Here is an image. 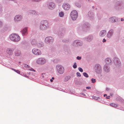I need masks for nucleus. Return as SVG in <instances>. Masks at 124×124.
Instances as JSON below:
<instances>
[{"instance_id": "nucleus-1", "label": "nucleus", "mask_w": 124, "mask_h": 124, "mask_svg": "<svg viewBox=\"0 0 124 124\" xmlns=\"http://www.w3.org/2000/svg\"><path fill=\"white\" fill-rule=\"evenodd\" d=\"M9 37L11 40L15 42H18L20 39L19 36L16 34H12L9 36Z\"/></svg>"}, {"instance_id": "nucleus-2", "label": "nucleus", "mask_w": 124, "mask_h": 124, "mask_svg": "<svg viewBox=\"0 0 124 124\" xmlns=\"http://www.w3.org/2000/svg\"><path fill=\"white\" fill-rule=\"evenodd\" d=\"M70 16L73 20H75L78 17V13L77 11L76 10L72 11L70 14Z\"/></svg>"}, {"instance_id": "nucleus-3", "label": "nucleus", "mask_w": 124, "mask_h": 124, "mask_svg": "<svg viewBox=\"0 0 124 124\" xmlns=\"http://www.w3.org/2000/svg\"><path fill=\"white\" fill-rule=\"evenodd\" d=\"M57 69L58 72L61 74H63L64 72V69L62 66L58 65L56 67Z\"/></svg>"}, {"instance_id": "nucleus-4", "label": "nucleus", "mask_w": 124, "mask_h": 124, "mask_svg": "<svg viewBox=\"0 0 124 124\" xmlns=\"http://www.w3.org/2000/svg\"><path fill=\"white\" fill-rule=\"evenodd\" d=\"M47 24V22L46 21H42L41 22V25H40V28L41 29L44 30L46 28V25Z\"/></svg>"}, {"instance_id": "nucleus-5", "label": "nucleus", "mask_w": 124, "mask_h": 124, "mask_svg": "<svg viewBox=\"0 0 124 124\" xmlns=\"http://www.w3.org/2000/svg\"><path fill=\"white\" fill-rule=\"evenodd\" d=\"M46 60L43 58H39L37 61V63L39 64H44L46 63Z\"/></svg>"}, {"instance_id": "nucleus-6", "label": "nucleus", "mask_w": 124, "mask_h": 124, "mask_svg": "<svg viewBox=\"0 0 124 124\" xmlns=\"http://www.w3.org/2000/svg\"><path fill=\"white\" fill-rule=\"evenodd\" d=\"M32 52L33 54L36 55H39L41 54V51L37 49L34 48L32 50Z\"/></svg>"}, {"instance_id": "nucleus-7", "label": "nucleus", "mask_w": 124, "mask_h": 124, "mask_svg": "<svg viewBox=\"0 0 124 124\" xmlns=\"http://www.w3.org/2000/svg\"><path fill=\"white\" fill-rule=\"evenodd\" d=\"M70 5L68 3H64L62 5V7L66 10H68L70 8Z\"/></svg>"}, {"instance_id": "nucleus-8", "label": "nucleus", "mask_w": 124, "mask_h": 124, "mask_svg": "<svg viewBox=\"0 0 124 124\" xmlns=\"http://www.w3.org/2000/svg\"><path fill=\"white\" fill-rule=\"evenodd\" d=\"M45 41L46 42L50 43L52 42L53 41V39L52 37H46L45 39Z\"/></svg>"}, {"instance_id": "nucleus-9", "label": "nucleus", "mask_w": 124, "mask_h": 124, "mask_svg": "<svg viewBox=\"0 0 124 124\" xmlns=\"http://www.w3.org/2000/svg\"><path fill=\"white\" fill-rule=\"evenodd\" d=\"M55 6L53 2H51L49 4L48 7L49 9H52L54 8Z\"/></svg>"}, {"instance_id": "nucleus-10", "label": "nucleus", "mask_w": 124, "mask_h": 124, "mask_svg": "<svg viewBox=\"0 0 124 124\" xmlns=\"http://www.w3.org/2000/svg\"><path fill=\"white\" fill-rule=\"evenodd\" d=\"M14 49L13 48H8L7 49V53L9 55H12L13 53Z\"/></svg>"}, {"instance_id": "nucleus-11", "label": "nucleus", "mask_w": 124, "mask_h": 124, "mask_svg": "<svg viewBox=\"0 0 124 124\" xmlns=\"http://www.w3.org/2000/svg\"><path fill=\"white\" fill-rule=\"evenodd\" d=\"M14 53L15 55L17 56H19L21 54L20 51L18 49L16 50Z\"/></svg>"}, {"instance_id": "nucleus-12", "label": "nucleus", "mask_w": 124, "mask_h": 124, "mask_svg": "<svg viewBox=\"0 0 124 124\" xmlns=\"http://www.w3.org/2000/svg\"><path fill=\"white\" fill-rule=\"evenodd\" d=\"M21 19V17L20 15H17L15 17L14 20L15 21H18L20 20Z\"/></svg>"}, {"instance_id": "nucleus-13", "label": "nucleus", "mask_w": 124, "mask_h": 124, "mask_svg": "<svg viewBox=\"0 0 124 124\" xmlns=\"http://www.w3.org/2000/svg\"><path fill=\"white\" fill-rule=\"evenodd\" d=\"M106 31H102L100 32V35L101 37H103L106 35Z\"/></svg>"}, {"instance_id": "nucleus-14", "label": "nucleus", "mask_w": 124, "mask_h": 124, "mask_svg": "<svg viewBox=\"0 0 124 124\" xmlns=\"http://www.w3.org/2000/svg\"><path fill=\"white\" fill-rule=\"evenodd\" d=\"M113 33V31L112 30H110L107 34V36L108 38H109L112 35Z\"/></svg>"}, {"instance_id": "nucleus-15", "label": "nucleus", "mask_w": 124, "mask_h": 124, "mask_svg": "<svg viewBox=\"0 0 124 124\" xmlns=\"http://www.w3.org/2000/svg\"><path fill=\"white\" fill-rule=\"evenodd\" d=\"M95 69L99 71L101 69V67L100 65L98 64H96L95 67Z\"/></svg>"}, {"instance_id": "nucleus-16", "label": "nucleus", "mask_w": 124, "mask_h": 124, "mask_svg": "<svg viewBox=\"0 0 124 124\" xmlns=\"http://www.w3.org/2000/svg\"><path fill=\"white\" fill-rule=\"evenodd\" d=\"M105 62L107 64H110L111 62V61L109 58H108L106 59Z\"/></svg>"}, {"instance_id": "nucleus-17", "label": "nucleus", "mask_w": 124, "mask_h": 124, "mask_svg": "<svg viewBox=\"0 0 124 124\" xmlns=\"http://www.w3.org/2000/svg\"><path fill=\"white\" fill-rule=\"evenodd\" d=\"M118 60L119 59L117 58H114V61L115 64L117 65L118 64H118H120V61H119Z\"/></svg>"}, {"instance_id": "nucleus-18", "label": "nucleus", "mask_w": 124, "mask_h": 124, "mask_svg": "<svg viewBox=\"0 0 124 124\" xmlns=\"http://www.w3.org/2000/svg\"><path fill=\"white\" fill-rule=\"evenodd\" d=\"M104 70L106 72H108L109 71V68L106 65H105L104 66Z\"/></svg>"}, {"instance_id": "nucleus-19", "label": "nucleus", "mask_w": 124, "mask_h": 124, "mask_svg": "<svg viewBox=\"0 0 124 124\" xmlns=\"http://www.w3.org/2000/svg\"><path fill=\"white\" fill-rule=\"evenodd\" d=\"M109 21L113 23L115 22V18L114 17H113L110 18Z\"/></svg>"}, {"instance_id": "nucleus-20", "label": "nucleus", "mask_w": 124, "mask_h": 124, "mask_svg": "<svg viewBox=\"0 0 124 124\" xmlns=\"http://www.w3.org/2000/svg\"><path fill=\"white\" fill-rule=\"evenodd\" d=\"M22 33L23 34L25 35L27 33V30L26 28H24L22 30Z\"/></svg>"}, {"instance_id": "nucleus-21", "label": "nucleus", "mask_w": 124, "mask_h": 124, "mask_svg": "<svg viewBox=\"0 0 124 124\" xmlns=\"http://www.w3.org/2000/svg\"><path fill=\"white\" fill-rule=\"evenodd\" d=\"M70 77L69 76L66 77L64 79V81L65 82L67 81L70 79Z\"/></svg>"}, {"instance_id": "nucleus-22", "label": "nucleus", "mask_w": 124, "mask_h": 124, "mask_svg": "<svg viewBox=\"0 0 124 124\" xmlns=\"http://www.w3.org/2000/svg\"><path fill=\"white\" fill-rule=\"evenodd\" d=\"M30 14H32L33 15H35L36 14V12L34 11H33V10H31L29 11Z\"/></svg>"}, {"instance_id": "nucleus-23", "label": "nucleus", "mask_w": 124, "mask_h": 124, "mask_svg": "<svg viewBox=\"0 0 124 124\" xmlns=\"http://www.w3.org/2000/svg\"><path fill=\"white\" fill-rule=\"evenodd\" d=\"M110 105L111 106L114 107H116L117 106V104L113 103L110 104Z\"/></svg>"}, {"instance_id": "nucleus-24", "label": "nucleus", "mask_w": 124, "mask_h": 124, "mask_svg": "<svg viewBox=\"0 0 124 124\" xmlns=\"http://www.w3.org/2000/svg\"><path fill=\"white\" fill-rule=\"evenodd\" d=\"M31 42L32 44L34 45L36 44V42L35 39H33L31 40Z\"/></svg>"}, {"instance_id": "nucleus-25", "label": "nucleus", "mask_w": 124, "mask_h": 124, "mask_svg": "<svg viewBox=\"0 0 124 124\" xmlns=\"http://www.w3.org/2000/svg\"><path fill=\"white\" fill-rule=\"evenodd\" d=\"M11 69L13 70H14L15 72H17V73L20 74V71L18 70H16L14 69L11 68Z\"/></svg>"}, {"instance_id": "nucleus-26", "label": "nucleus", "mask_w": 124, "mask_h": 124, "mask_svg": "<svg viewBox=\"0 0 124 124\" xmlns=\"http://www.w3.org/2000/svg\"><path fill=\"white\" fill-rule=\"evenodd\" d=\"M59 15L60 16L62 17L64 16V13L62 12H61L59 13Z\"/></svg>"}, {"instance_id": "nucleus-27", "label": "nucleus", "mask_w": 124, "mask_h": 124, "mask_svg": "<svg viewBox=\"0 0 124 124\" xmlns=\"http://www.w3.org/2000/svg\"><path fill=\"white\" fill-rule=\"evenodd\" d=\"M83 75L85 77L87 78L88 77V75L85 72H84L83 73Z\"/></svg>"}, {"instance_id": "nucleus-28", "label": "nucleus", "mask_w": 124, "mask_h": 124, "mask_svg": "<svg viewBox=\"0 0 124 124\" xmlns=\"http://www.w3.org/2000/svg\"><path fill=\"white\" fill-rule=\"evenodd\" d=\"M73 68L74 69H75L77 67V65H76V63H74V65H73Z\"/></svg>"}, {"instance_id": "nucleus-29", "label": "nucleus", "mask_w": 124, "mask_h": 124, "mask_svg": "<svg viewBox=\"0 0 124 124\" xmlns=\"http://www.w3.org/2000/svg\"><path fill=\"white\" fill-rule=\"evenodd\" d=\"M93 98L94 99L97 100L99 98V97H95L93 96Z\"/></svg>"}, {"instance_id": "nucleus-30", "label": "nucleus", "mask_w": 124, "mask_h": 124, "mask_svg": "<svg viewBox=\"0 0 124 124\" xmlns=\"http://www.w3.org/2000/svg\"><path fill=\"white\" fill-rule=\"evenodd\" d=\"M38 46L39 47H42V46H43V43H42L41 42V45H40L39 44L38 45Z\"/></svg>"}, {"instance_id": "nucleus-31", "label": "nucleus", "mask_w": 124, "mask_h": 124, "mask_svg": "<svg viewBox=\"0 0 124 124\" xmlns=\"http://www.w3.org/2000/svg\"><path fill=\"white\" fill-rule=\"evenodd\" d=\"M78 69L79 71L80 72H83V70L81 68L79 67L78 68Z\"/></svg>"}, {"instance_id": "nucleus-32", "label": "nucleus", "mask_w": 124, "mask_h": 124, "mask_svg": "<svg viewBox=\"0 0 124 124\" xmlns=\"http://www.w3.org/2000/svg\"><path fill=\"white\" fill-rule=\"evenodd\" d=\"M91 80L92 82L93 83H94L96 81L95 79L94 78H92L91 79Z\"/></svg>"}, {"instance_id": "nucleus-33", "label": "nucleus", "mask_w": 124, "mask_h": 124, "mask_svg": "<svg viewBox=\"0 0 124 124\" xmlns=\"http://www.w3.org/2000/svg\"><path fill=\"white\" fill-rule=\"evenodd\" d=\"M77 76L79 77H80L81 76V75L79 72H77Z\"/></svg>"}, {"instance_id": "nucleus-34", "label": "nucleus", "mask_w": 124, "mask_h": 124, "mask_svg": "<svg viewBox=\"0 0 124 124\" xmlns=\"http://www.w3.org/2000/svg\"><path fill=\"white\" fill-rule=\"evenodd\" d=\"M81 58V57H80L79 56H78L77 57V59L78 60H79Z\"/></svg>"}, {"instance_id": "nucleus-35", "label": "nucleus", "mask_w": 124, "mask_h": 124, "mask_svg": "<svg viewBox=\"0 0 124 124\" xmlns=\"http://www.w3.org/2000/svg\"><path fill=\"white\" fill-rule=\"evenodd\" d=\"M30 70L31 71H35L34 69H33L32 68L30 69Z\"/></svg>"}, {"instance_id": "nucleus-36", "label": "nucleus", "mask_w": 124, "mask_h": 124, "mask_svg": "<svg viewBox=\"0 0 124 124\" xmlns=\"http://www.w3.org/2000/svg\"><path fill=\"white\" fill-rule=\"evenodd\" d=\"M24 66L26 67L29 68V66L26 64H25Z\"/></svg>"}, {"instance_id": "nucleus-37", "label": "nucleus", "mask_w": 124, "mask_h": 124, "mask_svg": "<svg viewBox=\"0 0 124 124\" xmlns=\"http://www.w3.org/2000/svg\"><path fill=\"white\" fill-rule=\"evenodd\" d=\"M102 41H103V42H105L106 41V40L105 39H103V40H102Z\"/></svg>"}, {"instance_id": "nucleus-38", "label": "nucleus", "mask_w": 124, "mask_h": 124, "mask_svg": "<svg viewBox=\"0 0 124 124\" xmlns=\"http://www.w3.org/2000/svg\"><path fill=\"white\" fill-rule=\"evenodd\" d=\"M79 41V40H77L75 41L74 42L75 43H78V41Z\"/></svg>"}, {"instance_id": "nucleus-39", "label": "nucleus", "mask_w": 124, "mask_h": 124, "mask_svg": "<svg viewBox=\"0 0 124 124\" xmlns=\"http://www.w3.org/2000/svg\"><path fill=\"white\" fill-rule=\"evenodd\" d=\"M90 87H86V88L87 89H90Z\"/></svg>"}, {"instance_id": "nucleus-40", "label": "nucleus", "mask_w": 124, "mask_h": 124, "mask_svg": "<svg viewBox=\"0 0 124 124\" xmlns=\"http://www.w3.org/2000/svg\"><path fill=\"white\" fill-rule=\"evenodd\" d=\"M2 25V22L0 21V27Z\"/></svg>"}, {"instance_id": "nucleus-41", "label": "nucleus", "mask_w": 124, "mask_h": 124, "mask_svg": "<svg viewBox=\"0 0 124 124\" xmlns=\"http://www.w3.org/2000/svg\"><path fill=\"white\" fill-rule=\"evenodd\" d=\"M121 20L122 21H124V19L123 18H122L121 19Z\"/></svg>"}, {"instance_id": "nucleus-42", "label": "nucleus", "mask_w": 124, "mask_h": 124, "mask_svg": "<svg viewBox=\"0 0 124 124\" xmlns=\"http://www.w3.org/2000/svg\"><path fill=\"white\" fill-rule=\"evenodd\" d=\"M106 90L107 91H108L109 90V89L108 88H107L106 89Z\"/></svg>"}, {"instance_id": "nucleus-43", "label": "nucleus", "mask_w": 124, "mask_h": 124, "mask_svg": "<svg viewBox=\"0 0 124 124\" xmlns=\"http://www.w3.org/2000/svg\"><path fill=\"white\" fill-rule=\"evenodd\" d=\"M40 0H34L35 1H40Z\"/></svg>"}, {"instance_id": "nucleus-44", "label": "nucleus", "mask_w": 124, "mask_h": 124, "mask_svg": "<svg viewBox=\"0 0 124 124\" xmlns=\"http://www.w3.org/2000/svg\"><path fill=\"white\" fill-rule=\"evenodd\" d=\"M50 81L51 82H52L53 81V79H51L50 80Z\"/></svg>"}, {"instance_id": "nucleus-45", "label": "nucleus", "mask_w": 124, "mask_h": 124, "mask_svg": "<svg viewBox=\"0 0 124 124\" xmlns=\"http://www.w3.org/2000/svg\"><path fill=\"white\" fill-rule=\"evenodd\" d=\"M107 95V94H104V97H105V96H106Z\"/></svg>"}, {"instance_id": "nucleus-46", "label": "nucleus", "mask_w": 124, "mask_h": 124, "mask_svg": "<svg viewBox=\"0 0 124 124\" xmlns=\"http://www.w3.org/2000/svg\"><path fill=\"white\" fill-rule=\"evenodd\" d=\"M52 79H54V77H52Z\"/></svg>"}, {"instance_id": "nucleus-47", "label": "nucleus", "mask_w": 124, "mask_h": 124, "mask_svg": "<svg viewBox=\"0 0 124 124\" xmlns=\"http://www.w3.org/2000/svg\"><path fill=\"white\" fill-rule=\"evenodd\" d=\"M107 98V99H109V98Z\"/></svg>"}]
</instances>
